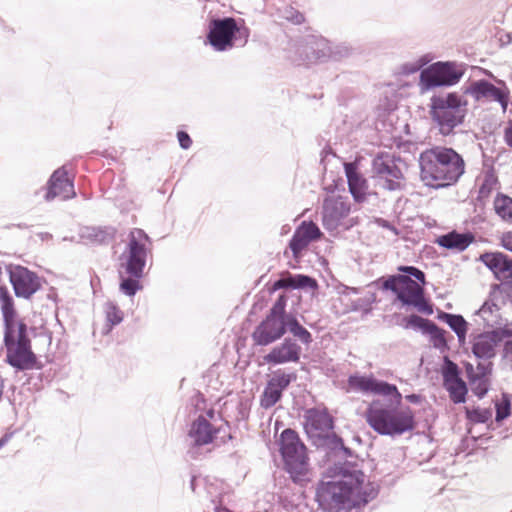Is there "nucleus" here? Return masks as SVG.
<instances>
[{
    "mask_svg": "<svg viewBox=\"0 0 512 512\" xmlns=\"http://www.w3.org/2000/svg\"><path fill=\"white\" fill-rule=\"evenodd\" d=\"M206 32H242V29L234 17L212 16ZM243 32H249L248 28L244 27Z\"/></svg>",
    "mask_w": 512,
    "mask_h": 512,
    "instance_id": "nucleus-28",
    "label": "nucleus"
},
{
    "mask_svg": "<svg viewBox=\"0 0 512 512\" xmlns=\"http://www.w3.org/2000/svg\"><path fill=\"white\" fill-rule=\"evenodd\" d=\"M301 356V347L291 338H285L284 341L276 345L264 356V361L268 364L278 365L289 362H298Z\"/></svg>",
    "mask_w": 512,
    "mask_h": 512,
    "instance_id": "nucleus-20",
    "label": "nucleus"
},
{
    "mask_svg": "<svg viewBox=\"0 0 512 512\" xmlns=\"http://www.w3.org/2000/svg\"><path fill=\"white\" fill-rule=\"evenodd\" d=\"M297 375L294 372L286 373L282 370H277L273 373L272 377L267 381V384L260 397V405L264 409L272 408L282 398L283 391L294 382Z\"/></svg>",
    "mask_w": 512,
    "mask_h": 512,
    "instance_id": "nucleus-15",
    "label": "nucleus"
},
{
    "mask_svg": "<svg viewBox=\"0 0 512 512\" xmlns=\"http://www.w3.org/2000/svg\"><path fill=\"white\" fill-rule=\"evenodd\" d=\"M279 289H288L284 274L278 280H276L273 284V290H279Z\"/></svg>",
    "mask_w": 512,
    "mask_h": 512,
    "instance_id": "nucleus-52",
    "label": "nucleus"
},
{
    "mask_svg": "<svg viewBox=\"0 0 512 512\" xmlns=\"http://www.w3.org/2000/svg\"><path fill=\"white\" fill-rule=\"evenodd\" d=\"M7 271L15 296L18 298L30 299L42 287L41 278L24 266L10 265Z\"/></svg>",
    "mask_w": 512,
    "mask_h": 512,
    "instance_id": "nucleus-12",
    "label": "nucleus"
},
{
    "mask_svg": "<svg viewBox=\"0 0 512 512\" xmlns=\"http://www.w3.org/2000/svg\"><path fill=\"white\" fill-rule=\"evenodd\" d=\"M0 304L4 322L6 362L19 371L32 369L37 361L32 351L28 326L19 318L14 300L6 288H0Z\"/></svg>",
    "mask_w": 512,
    "mask_h": 512,
    "instance_id": "nucleus-3",
    "label": "nucleus"
},
{
    "mask_svg": "<svg viewBox=\"0 0 512 512\" xmlns=\"http://www.w3.org/2000/svg\"><path fill=\"white\" fill-rule=\"evenodd\" d=\"M351 387L362 392H369L386 397L373 400L365 411L369 426L384 436H400L415 428V416L410 407L400 408L402 394L394 384L378 380L373 376L352 375L348 379Z\"/></svg>",
    "mask_w": 512,
    "mask_h": 512,
    "instance_id": "nucleus-1",
    "label": "nucleus"
},
{
    "mask_svg": "<svg viewBox=\"0 0 512 512\" xmlns=\"http://www.w3.org/2000/svg\"><path fill=\"white\" fill-rule=\"evenodd\" d=\"M428 334L431 335L434 341V346L436 348L441 349L447 347L445 331L443 329H440L435 323L434 328H430V330H428Z\"/></svg>",
    "mask_w": 512,
    "mask_h": 512,
    "instance_id": "nucleus-43",
    "label": "nucleus"
},
{
    "mask_svg": "<svg viewBox=\"0 0 512 512\" xmlns=\"http://www.w3.org/2000/svg\"><path fill=\"white\" fill-rule=\"evenodd\" d=\"M121 282H120V291L127 296H134L140 289H142V285L140 284L141 277L129 276L123 277L122 273Z\"/></svg>",
    "mask_w": 512,
    "mask_h": 512,
    "instance_id": "nucleus-39",
    "label": "nucleus"
},
{
    "mask_svg": "<svg viewBox=\"0 0 512 512\" xmlns=\"http://www.w3.org/2000/svg\"><path fill=\"white\" fill-rule=\"evenodd\" d=\"M383 289L396 294L403 305L411 306L423 288L410 277L397 274L389 276L383 282Z\"/></svg>",
    "mask_w": 512,
    "mask_h": 512,
    "instance_id": "nucleus-16",
    "label": "nucleus"
},
{
    "mask_svg": "<svg viewBox=\"0 0 512 512\" xmlns=\"http://www.w3.org/2000/svg\"><path fill=\"white\" fill-rule=\"evenodd\" d=\"M116 229L111 226L106 227H85L81 232L83 239L89 240L94 243H109L114 239Z\"/></svg>",
    "mask_w": 512,
    "mask_h": 512,
    "instance_id": "nucleus-27",
    "label": "nucleus"
},
{
    "mask_svg": "<svg viewBox=\"0 0 512 512\" xmlns=\"http://www.w3.org/2000/svg\"><path fill=\"white\" fill-rule=\"evenodd\" d=\"M411 306L417 308L418 311L428 315L433 313V307L425 298L423 289L420 291V293L418 294V296L416 297Z\"/></svg>",
    "mask_w": 512,
    "mask_h": 512,
    "instance_id": "nucleus-44",
    "label": "nucleus"
},
{
    "mask_svg": "<svg viewBox=\"0 0 512 512\" xmlns=\"http://www.w3.org/2000/svg\"><path fill=\"white\" fill-rule=\"evenodd\" d=\"M404 328L421 330L423 333L428 334L430 328H434V322L428 319H424L418 315H410L404 319Z\"/></svg>",
    "mask_w": 512,
    "mask_h": 512,
    "instance_id": "nucleus-36",
    "label": "nucleus"
},
{
    "mask_svg": "<svg viewBox=\"0 0 512 512\" xmlns=\"http://www.w3.org/2000/svg\"><path fill=\"white\" fill-rule=\"evenodd\" d=\"M490 90L491 91H490L488 97L499 102L501 104L503 110H506L507 105H508V93L503 91L502 89L495 87L493 84H492V88Z\"/></svg>",
    "mask_w": 512,
    "mask_h": 512,
    "instance_id": "nucleus-45",
    "label": "nucleus"
},
{
    "mask_svg": "<svg viewBox=\"0 0 512 512\" xmlns=\"http://www.w3.org/2000/svg\"><path fill=\"white\" fill-rule=\"evenodd\" d=\"M502 245L506 250L512 252V233H508L502 238Z\"/></svg>",
    "mask_w": 512,
    "mask_h": 512,
    "instance_id": "nucleus-54",
    "label": "nucleus"
},
{
    "mask_svg": "<svg viewBox=\"0 0 512 512\" xmlns=\"http://www.w3.org/2000/svg\"><path fill=\"white\" fill-rule=\"evenodd\" d=\"M442 377L443 385L461 379L459 367L448 357L444 358V363L442 366Z\"/></svg>",
    "mask_w": 512,
    "mask_h": 512,
    "instance_id": "nucleus-37",
    "label": "nucleus"
},
{
    "mask_svg": "<svg viewBox=\"0 0 512 512\" xmlns=\"http://www.w3.org/2000/svg\"><path fill=\"white\" fill-rule=\"evenodd\" d=\"M480 261L499 281L512 280V258L502 252H485Z\"/></svg>",
    "mask_w": 512,
    "mask_h": 512,
    "instance_id": "nucleus-19",
    "label": "nucleus"
},
{
    "mask_svg": "<svg viewBox=\"0 0 512 512\" xmlns=\"http://www.w3.org/2000/svg\"><path fill=\"white\" fill-rule=\"evenodd\" d=\"M378 223L381 227L392 231L395 235H398V230L387 220L379 219Z\"/></svg>",
    "mask_w": 512,
    "mask_h": 512,
    "instance_id": "nucleus-53",
    "label": "nucleus"
},
{
    "mask_svg": "<svg viewBox=\"0 0 512 512\" xmlns=\"http://www.w3.org/2000/svg\"><path fill=\"white\" fill-rule=\"evenodd\" d=\"M351 202L348 197L327 196L322 203V225L332 232L337 230L350 214Z\"/></svg>",
    "mask_w": 512,
    "mask_h": 512,
    "instance_id": "nucleus-13",
    "label": "nucleus"
},
{
    "mask_svg": "<svg viewBox=\"0 0 512 512\" xmlns=\"http://www.w3.org/2000/svg\"><path fill=\"white\" fill-rule=\"evenodd\" d=\"M149 241V236L142 229L134 228L130 231L126 249L119 258L120 274L124 270L129 276H143L148 254L146 242Z\"/></svg>",
    "mask_w": 512,
    "mask_h": 512,
    "instance_id": "nucleus-10",
    "label": "nucleus"
},
{
    "mask_svg": "<svg viewBox=\"0 0 512 512\" xmlns=\"http://www.w3.org/2000/svg\"><path fill=\"white\" fill-rule=\"evenodd\" d=\"M104 311L107 321V332H109L113 326L118 325L123 320V312L113 302H107L104 306Z\"/></svg>",
    "mask_w": 512,
    "mask_h": 512,
    "instance_id": "nucleus-35",
    "label": "nucleus"
},
{
    "mask_svg": "<svg viewBox=\"0 0 512 512\" xmlns=\"http://www.w3.org/2000/svg\"><path fill=\"white\" fill-rule=\"evenodd\" d=\"M444 387L453 403L460 404L466 401L468 388L462 379L444 384Z\"/></svg>",
    "mask_w": 512,
    "mask_h": 512,
    "instance_id": "nucleus-33",
    "label": "nucleus"
},
{
    "mask_svg": "<svg viewBox=\"0 0 512 512\" xmlns=\"http://www.w3.org/2000/svg\"><path fill=\"white\" fill-rule=\"evenodd\" d=\"M349 192L356 202H363L366 199L368 183L366 178L358 171L354 162L344 164Z\"/></svg>",
    "mask_w": 512,
    "mask_h": 512,
    "instance_id": "nucleus-21",
    "label": "nucleus"
},
{
    "mask_svg": "<svg viewBox=\"0 0 512 512\" xmlns=\"http://www.w3.org/2000/svg\"><path fill=\"white\" fill-rule=\"evenodd\" d=\"M420 179L435 189L455 184L465 172L463 157L451 147L433 146L418 158Z\"/></svg>",
    "mask_w": 512,
    "mask_h": 512,
    "instance_id": "nucleus-4",
    "label": "nucleus"
},
{
    "mask_svg": "<svg viewBox=\"0 0 512 512\" xmlns=\"http://www.w3.org/2000/svg\"><path fill=\"white\" fill-rule=\"evenodd\" d=\"M511 413V403L509 398L506 395H503L502 400L499 403H496V422H501L507 417H509Z\"/></svg>",
    "mask_w": 512,
    "mask_h": 512,
    "instance_id": "nucleus-42",
    "label": "nucleus"
},
{
    "mask_svg": "<svg viewBox=\"0 0 512 512\" xmlns=\"http://www.w3.org/2000/svg\"><path fill=\"white\" fill-rule=\"evenodd\" d=\"M329 474L337 480L320 482L316 488V501L325 512L366 505L378 495V487L369 481L354 462L336 463Z\"/></svg>",
    "mask_w": 512,
    "mask_h": 512,
    "instance_id": "nucleus-2",
    "label": "nucleus"
},
{
    "mask_svg": "<svg viewBox=\"0 0 512 512\" xmlns=\"http://www.w3.org/2000/svg\"><path fill=\"white\" fill-rule=\"evenodd\" d=\"M284 275L288 289H315L318 287L317 281L308 275L291 274L289 272H286Z\"/></svg>",
    "mask_w": 512,
    "mask_h": 512,
    "instance_id": "nucleus-30",
    "label": "nucleus"
},
{
    "mask_svg": "<svg viewBox=\"0 0 512 512\" xmlns=\"http://www.w3.org/2000/svg\"><path fill=\"white\" fill-rule=\"evenodd\" d=\"M286 324L287 330L301 343L308 345L313 341L311 333L299 323L294 315L288 313Z\"/></svg>",
    "mask_w": 512,
    "mask_h": 512,
    "instance_id": "nucleus-31",
    "label": "nucleus"
},
{
    "mask_svg": "<svg viewBox=\"0 0 512 512\" xmlns=\"http://www.w3.org/2000/svg\"><path fill=\"white\" fill-rule=\"evenodd\" d=\"M217 430L202 415L191 424L188 436L193 447L207 445L214 440Z\"/></svg>",
    "mask_w": 512,
    "mask_h": 512,
    "instance_id": "nucleus-22",
    "label": "nucleus"
},
{
    "mask_svg": "<svg viewBox=\"0 0 512 512\" xmlns=\"http://www.w3.org/2000/svg\"><path fill=\"white\" fill-rule=\"evenodd\" d=\"M405 398L407 401L414 404L419 403L421 400V396L418 394H409Z\"/></svg>",
    "mask_w": 512,
    "mask_h": 512,
    "instance_id": "nucleus-55",
    "label": "nucleus"
},
{
    "mask_svg": "<svg viewBox=\"0 0 512 512\" xmlns=\"http://www.w3.org/2000/svg\"><path fill=\"white\" fill-rule=\"evenodd\" d=\"M285 18L292 22L293 24H301L304 22L305 18H304V15L302 13H300L299 11L291 8L290 10L286 11V16Z\"/></svg>",
    "mask_w": 512,
    "mask_h": 512,
    "instance_id": "nucleus-47",
    "label": "nucleus"
},
{
    "mask_svg": "<svg viewBox=\"0 0 512 512\" xmlns=\"http://www.w3.org/2000/svg\"><path fill=\"white\" fill-rule=\"evenodd\" d=\"M439 319L455 332L461 344L465 343L468 323L462 315L442 312Z\"/></svg>",
    "mask_w": 512,
    "mask_h": 512,
    "instance_id": "nucleus-29",
    "label": "nucleus"
},
{
    "mask_svg": "<svg viewBox=\"0 0 512 512\" xmlns=\"http://www.w3.org/2000/svg\"><path fill=\"white\" fill-rule=\"evenodd\" d=\"M430 57L428 55H423L419 59H417V63L421 64V69H424L423 67L427 65L430 62Z\"/></svg>",
    "mask_w": 512,
    "mask_h": 512,
    "instance_id": "nucleus-56",
    "label": "nucleus"
},
{
    "mask_svg": "<svg viewBox=\"0 0 512 512\" xmlns=\"http://www.w3.org/2000/svg\"><path fill=\"white\" fill-rule=\"evenodd\" d=\"M496 213L505 221L512 223V198L502 195L495 202Z\"/></svg>",
    "mask_w": 512,
    "mask_h": 512,
    "instance_id": "nucleus-34",
    "label": "nucleus"
},
{
    "mask_svg": "<svg viewBox=\"0 0 512 512\" xmlns=\"http://www.w3.org/2000/svg\"><path fill=\"white\" fill-rule=\"evenodd\" d=\"M467 418L474 423H486L492 416L489 409H481L479 407L466 410Z\"/></svg>",
    "mask_w": 512,
    "mask_h": 512,
    "instance_id": "nucleus-41",
    "label": "nucleus"
},
{
    "mask_svg": "<svg viewBox=\"0 0 512 512\" xmlns=\"http://www.w3.org/2000/svg\"><path fill=\"white\" fill-rule=\"evenodd\" d=\"M195 481H196V478L193 476L191 478V481H190V486H191V489L194 491L195 490Z\"/></svg>",
    "mask_w": 512,
    "mask_h": 512,
    "instance_id": "nucleus-59",
    "label": "nucleus"
},
{
    "mask_svg": "<svg viewBox=\"0 0 512 512\" xmlns=\"http://www.w3.org/2000/svg\"><path fill=\"white\" fill-rule=\"evenodd\" d=\"M467 65L456 61H438L422 69L419 76V90L424 94L434 88L450 87L463 77Z\"/></svg>",
    "mask_w": 512,
    "mask_h": 512,
    "instance_id": "nucleus-9",
    "label": "nucleus"
},
{
    "mask_svg": "<svg viewBox=\"0 0 512 512\" xmlns=\"http://www.w3.org/2000/svg\"><path fill=\"white\" fill-rule=\"evenodd\" d=\"M468 102L456 92L433 95L430 99V116L440 134L448 136L463 124Z\"/></svg>",
    "mask_w": 512,
    "mask_h": 512,
    "instance_id": "nucleus-6",
    "label": "nucleus"
},
{
    "mask_svg": "<svg viewBox=\"0 0 512 512\" xmlns=\"http://www.w3.org/2000/svg\"><path fill=\"white\" fill-rule=\"evenodd\" d=\"M465 369L469 381L478 376V366L474 368L471 363H466Z\"/></svg>",
    "mask_w": 512,
    "mask_h": 512,
    "instance_id": "nucleus-50",
    "label": "nucleus"
},
{
    "mask_svg": "<svg viewBox=\"0 0 512 512\" xmlns=\"http://www.w3.org/2000/svg\"><path fill=\"white\" fill-rule=\"evenodd\" d=\"M177 138H178L180 147L183 149H188L192 144V140H191L190 136L185 131H178Z\"/></svg>",
    "mask_w": 512,
    "mask_h": 512,
    "instance_id": "nucleus-48",
    "label": "nucleus"
},
{
    "mask_svg": "<svg viewBox=\"0 0 512 512\" xmlns=\"http://www.w3.org/2000/svg\"><path fill=\"white\" fill-rule=\"evenodd\" d=\"M305 420V431L313 441L334 428L333 418L326 409H308L305 413Z\"/></svg>",
    "mask_w": 512,
    "mask_h": 512,
    "instance_id": "nucleus-17",
    "label": "nucleus"
},
{
    "mask_svg": "<svg viewBox=\"0 0 512 512\" xmlns=\"http://www.w3.org/2000/svg\"><path fill=\"white\" fill-rule=\"evenodd\" d=\"M505 140L507 144L512 148V127L505 130Z\"/></svg>",
    "mask_w": 512,
    "mask_h": 512,
    "instance_id": "nucleus-57",
    "label": "nucleus"
},
{
    "mask_svg": "<svg viewBox=\"0 0 512 512\" xmlns=\"http://www.w3.org/2000/svg\"><path fill=\"white\" fill-rule=\"evenodd\" d=\"M296 230L300 232L309 242L316 241L322 236L321 230L313 221H303Z\"/></svg>",
    "mask_w": 512,
    "mask_h": 512,
    "instance_id": "nucleus-38",
    "label": "nucleus"
},
{
    "mask_svg": "<svg viewBox=\"0 0 512 512\" xmlns=\"http://www.w3.org/2000/svg\"><path fill=\"white\" fill-rule=\"evenodd\" d=\"M399 270L406 273L408 277L412 276L419 282H425V274L423 271L414 266H400Z\"/></svg>",
    "mask_w": 512,
    "mask_h": 512,
    "instance_id": "nucleus-46",
    "label": "nucleus"
},
{
    "mask_svg": "<svg viewBox=\"0 0 512 512\" xmlns=\"http://www.w3.org/2000/svg\"><path fill=\"white\" fill-rule=\"evenodd\" d=\"M287 298L280 295L266 317L255 327L251 337L255 345L268 346L281 339L287 331Z\"/></svg>",
    "mask_w": 512,
    "mask_h": 512,
    "instance_id": "nucleus-8",
    "label": "nucleus"
},
{
    "mask_svg": "<svg viewBox=\"0 0 512 512\" xmlns=\"http://www.w3.org/2000/svg\"><path fill=\"white\" fill-rule=\"evenodd\" d=\"M8 440H9V436H8V435H4V436L0 439V448H1L2 446H4V445L7 443V441H8Z\"/></svg>",
    "mask_w": 512,
    "mask_h": 512,
    "instance_id": "nucleus-58",
    "label": "nucleus"
},
{
    "mask_svg": "<svg viewBox=\"0 0 512 512\" xmlns=\"http://www.w3.org/2000/svg\"><path fill=\"white\" fill-rule=\"evenodd\" d=\"M492 88V84L487 80H477L471 82L468 86H463V94L471 95L476 101L481 100L482 98H487L490 89Z\"/></svg>",
    "mask_w": 512,
    "mask_h": 512,
    "instance_id": "nucleus-32",
    "label": "nucleus"
},
{
    "mask_svg": "<svg viewBox=\"0 0 512 512\" xmlns=\"http://www.w3.org/2000/svg\"><path fill=\"white\" fill-rule=\"evenodd\" d=\"M372 173L376 184L388 191L404 188V174L393 155L380 153L372 161Z\"/></svg>",
    "mask_w": 512,
    "mask_h": 512,
    "instance_id": "nucleus-11",
    "label": "nucleus"
},
{
    "mask_svg": "<svg viewBox=\"0 0 512 512\" xmlns=\"http://www.w3.org/2000/svg\"><path fill=\"white\" fill-rule=\"evenodd\" d=\"M502 299V293L499 290L491 292L490 297L474 313L473 321L483 328L505 329L506 320L502 317L499 300Z\"/></svg>",
    "mask_w": 512,
    "mask_h": 512,
    "instance_id": "nucleus-14",
    "label": "nucleus"
},
{
    "mask_svg": "<svg viewBox=\"0 0 512 512\" xmlns=\"http://www.w3.org/2000/svg\"><path fill=\"white\" fill-rule=\"evenodd\" d=\"M309 242L300 232L295 230L292 238L289 242V248L291 249L293 255L298 257V255L310 244Z\"/></svg>",
    "mask_w": 512,
    "mask_h": 512,
    "instance_id": "nucleus-40",
    "label": "nucleus"
},
{
    "mask_svg": "<svg viewBox=\"0 0 512 512\" xmlns=\"http://www.w3.org/2000/svg\"><path fill=\"white\" fill-rule=\"evenodd\" d=\"M279 446L284 470L294 483L304 485L309 481V458L307 448L297 432L291 428L283 430L280 435Z\"/></svg>",
    "mask_w": 512,
    "mask_h": 512,
    "instance_id": "nucleus-7",
    "label": "nucleus"
},
{
    "mask_svg": "<svg viewBox=\"0 0 512 512\" xmlns=\"http://www.w3.org/2000/svg\"><path fill=\"white\" fill-rule=\"evenodd\" d=\"M249 34H206L203 43L209 44L215 51H226L233 47H244Z\"/></svg>",
    "mask_w": 512,
    "mask_h": 512,
    "instance_id": "nucleus-24",
    "label": "nucleus"
},
{
    "mask_svg": "<svg viewBox=\"0 0 512 512\" xmlns=\"http://www.w3.org/2000/svg\"><path fill=\"white\" fill-rule=\"evenodd\" d=\"M474 241L475 236L473 233H460L456 230H452L446 234L438 236L435 243L447 250L462 252L466 250Z\"/></svg>",
    "mask_w": 512,
    "mask_h": 512,
    "instance_id": "nucleus-23",
    "label": "nucleus"
},
{
    "mask_svg": "<svg viewBox=\"0 0 512 512\" xmlns=\"http://www.w3.org/2000/svg\"><path fill=\"white\" fill-rule=\"evenodd\" d=\"M58 196L64 200L75 196L73 182L68 178L64 167L55 170L51 175L44 198L46 201H52Z\"/></svg>",
    "mask_w": 512,
    "mask_h": 512,
    "instance_id": "nucleus-18",
    "label": "nucleus"
},
{
    "mask_svg": "<svg viewBox=\"0 0 512 512\" xmlns=\"http://www.w3.org/2000/svg\"><path fill=\"white\" fill-rule=\"evenodd\" d=\"M284 37L287 39L288 45L284 48L287 57L297 64L326 61L327 59L340 60L350 53V49L346 45L332 47L322 35L307 34L291 38L288 34H284Z\"/></svg>",
    "mask_w": 512,
    "mask_h": 512,
    "instance_id": "nucleus-5",
    "label": "nucleus"
},
{
    "mask_svg": "<svg viewBox=\"0 0 512 512\" xmlns=\"http://www.w3.org/2000/svg\"><path fill=\"white\" fill-rule=\"evenodd\" d=\"M314 443L326 447L337 457L345 459V462H349L348 459L353 457V451L344 445L343 439L336 433L328 432L317 440H314Z\"/></svg>",
    "mask_w": 512,
    "mask_h": 512,
    "instance_id": "nucleus-25",
    "label": "nucleus"
},
{
    "mask_svg": "<svg viewBox=\"0 0 512 512\" xmlns=\"http://www.w3.org/2000/svg\"><path fill=\"white\" fill-rule=\"evenodd\" d=\"M419 70H420V72L422 71L421 64H418L417 61L405 63L402 66V71L406 75L414 74V73L418 72Z\"/></svg>",
    "mask_w": 512,
    "mask_h": 512,
    "instance_id": "nucleus-49",
    "label": "nucleus"
},
{
    "mask_svg": "<svg viewBox=\"0 0 512 512\" xmlns=\"http://www.w3.org/2000/svg\"><path fill=\"white\" fill-rule=\"evenodd\" d=\"M498 34H495V38L499 42L501 47H504L511 43L512 38L511 34H500V37H497Z\"/></svg>",
    "mask_w": 512,
    "mask_h": 512,
    "instance_id": "nucleus-51",
    "label": "nucleus"
},
{
    "mask_svg": "<svg viewBox=\"0 0 512 512\" xmlns=\"http://www.w3.org/2000/svg\"><path fill=\"white\" fill-rule=\"evenodd\" d=\"M491 369V362H479L478 376L469 381L472 392L478 398H483L489 390L490 382L488 375L491 373Z\"/></svg>",
    "mask_w": 512,
    "mask_h": 512,
    "instance_id": "nucleus-26",
    "label": "nucleus"
}]
</instances>
